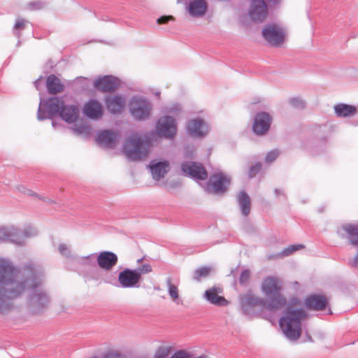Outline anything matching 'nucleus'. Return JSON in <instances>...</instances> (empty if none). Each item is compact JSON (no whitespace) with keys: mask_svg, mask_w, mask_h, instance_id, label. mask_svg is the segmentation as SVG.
I'll use <instances>...</instances> for the list:
<instances>
[{"mask_svg":"<svg viewBox=\"0 0 358 358\" xmlns=\"http://www.w3.org/2000/svg\"><path fill=\"white\" fill-rule=\"evenodd\" d=\"M189 134L194 137H202L208 131V127L201 118H195L189 121L187 124Z\"/></svg>","mask_w":358,"mask_h":358,"instance_id":"17","label":"nucleus"},{"mask_svg":"<svg viewBox=\"0 0 358 358\" xmlns=\"http://www.w3.org/2000/svg\"><path fill=\"white\" fill-rule=\"evenodd\" d=\"M250 278V272L248 270L243 271L240 276L239 281L241 284L246 283Z\"/></svg>","mask_w":358,"mask_h":358,"instance_id":"38","label":"nucleus"},{"mask_svg":"<svg viewBox=\"0 0 358 358\" xmlns=\"http://www.w3.org/2000/svg\"><path fill=\"white\" fill-rule=\"evenodd\" d=\"M208 4L206 0H193L188 4L187 10L190 15L199 17L207 11Z\"/></svg>","mask_w":358,"mask_h":358,"instance_id":"21","label":"nucleus"},{"mask_svg":"<svg viewBox=\"0 0 358 358\" xmlns=\"http://www.w3.org/2000/svg\"><path fill=\"white\" fill-rule=\"evenodd\" d=\"M250 1L248 15L255 22H264L268 15V6L264 0H249Z\"/></svg>","mask_w":358,"mask_h":358,"instance_id":"8","label":"nucleus"},{"mask_svg":"<svg viewBox=\"0 0 358 358\" xmlns=\"http://www.w3.org/2000/svg\"><path fill=\"white\" fill-rule=\"evenodd\" d=\"M238 203L241 208L242 213L245 216H248L250 212V199L249 196L244 192H241L238 195Z\"/></svg>","mask_w":358,"mask_h":358,"instance_id":"28","label":"nucleus"},{"mask_svg":"<svg viewBox=\"0 0 358 358\" xmlns=\"http://www.w3.org/2000/svg\"><path fill=\"white\" fill-rule=\"evenodd\" d=\"M46 108L50 115H58L68 123H73L79 117L78 107L76 105L65 104L64 101L59 97L49 99L46 102Z\"/></svg>","mask_w":358,"mask_h":358,"instance_id":"3","label":"nucleus"},{"mask_svg":"<svg viewBox=\"0 0 358 358\" xmlns=\"http://www.w3.org/2000/svg\"><path fill=\"white\" fill-rule=\"evenodd\" d=\"M97 264L104 271L111 270L117 263V256L108 251H103L97 256Z\"/></svg>","mask_w":358,"mask_h":358,"instance_id":"16","label":"nucleus"},{"mask_svg":"<svg viewBox=\"0 0 358 358\" xmlns=\"http://www.w3.org/2000/svg\"><path fill=\"white\" fill-rule=\"evenodd\" d=\"M354 264H355V265L358 266V254L357 255V256L355 258Z\"/></svg>","mask_w":358,"mask_h":358,"instance_id":"43","label":"nucleus"},{"mask_svg":"<svg viewBox=\"0 0 358 358\" xmlns=\"http://www.w3.org/2000/svg\"><path fill=\"white\" fill-rule=\"evenodd\" d=\"M256 301H256V303H257V302L260 301L261 300H260L259 299H258V298H257V299H256Z\"/></svg>","mask_w":358,"mask_h":358,"instance_id":"44","label":"nucleus"},{"mask_svg":"<svg viewBox=\"0 0 358 358\" xmlns=\"http://www.w3.org/2000/svg\"><path fill=\"white\" fill-rule=\"evenodd\" d=\"M278 155H279V152L278 150H272L267 153V155L265 157V161L267 163H271L274 160H275V159L278 157Z\"/></svg>","mask_w":358,"mask_h":358,"instance_id":"36","label":"nucleus"},{"mask_svg":"<svg viewBox=\"0 0 358 358\" xmlns=\"http://www.w3.org/2000/svg\"><path fill=\"white\" fill-rule=\"evenodd\" d=\"M262 36L271 46L280 47L285 41L286 34L282 27L276 24H268L262 30Z\"/></svg>","mask_w":358,"mask_h":358,"instance_id":"7","label":"nucleus"},{"mask_svg":"<svg viewBox=\"0 0 358 358\" xmlns=\"http://www.w3.org/2000/svg\"><path fill=\"white\" fill-rule=\"evenodd\" d=\"M130 110L135 118L143 120L149 115L150 106L145 100L135 98L130 103Z\"/></svg>","mask_w":358,"mask_h":358,"instance_id":"12","label":"nucleus"},{"mask_svg":"<svg viewBox=\"0 0 358 358\" xmlns=\"http://www.w3.org/2000/svg\"><path fill=\"white\" fill-rule=\"evenodd\" d=\"M166 289L171 299L176 303H180V292L178 286L172 282L171 278H167L166 281Z\"/></svg>","mask_w":358,"mask_h":358,"instance_id":"29","label":"nucleus"},{"mask_svg":"<svg viewBox=\"0 0 358 358\" xmlns=\"http://www.w3.org/2000/svg\"><path fill=\"white\" fill-rule=\"evenodd\" d=\"M150 147V143L148 139L134 134L125 141L124 152L131 160H140L148 155Z\"/></svg>","mask_w":358,"mask_h":358,"instance_id":"5","label":"nucleus"},{"mask_svg":"<svg viewBox=\"0 0 358 358\" xmlns=\"http://www.w3.org/2000/svg\"><path fill=\"white\" fill-rule=\"evenodd\" d=\"M38 284L33 280H15L13 266L8 261L0 259V313L11 310L12 300L19 297L26 288H37Z\"/></svg>","mask_w":358,"mask_h":358,"instance_id":"1","label":"nucleus"},{"mask_svg":"<svg viewBox=\"0 0 358 358\" xmlns=\"http://www.w3.org/2000/svg\"><path fill=\"white\" fill-rule=\"evenodd\" d=\"M108 110L112 113L122 111L125 106V99L121 96H108L106 99Z\"/></svg>","mask_w":358,"mask_h":358,"instance_id":"23","label":"nucleus"},{"mask_svg":"<svg viewBox=\"0 0 358 358\" xmlns=\"http://www.w3.org/2000/svg\"><path fill=\"white\" fill-rule=\"evenodd\" d=\"M152 266L148 264H142L137 269L125 268L120 272L118 282L124 288L138 287L142 275L152 272Z\"/></svg>","mask_w":358,"mask_h":358,"instance_id":"6","label":"nucleus"},{"mask_svg":"<svg viewBox=\"0 0 358 358\" xmlns=\"http://www.w3.org/2000/svg\"><path fill=\"white\" fill-rule=\"evenodd\" d=\"M170 20H174V17L172 15H166L159 17L157 20L159 24H166Z\"/></svg>","mask_w":358,"mask_h":358,"instance_id":"39","label":"nucleus"},{"mask_svg":"<svg viewBox=\"0 0 358 358\" xmlns=\"http://www.w3.org/2000/svg\"><path fill=\"white\" fill-rule=\"evenodd\" d=\"M120 355L115 352H109L103 358H119Z\"/></svg>","mask_w":358,"mask_h":358,"instance_id":"41","label":"nucleus"},{"mask_svg":"<svg viewBox=\"0 0 358 358\" xmlns=\"http://www.w3.org/2000/svg\"><path fill=\"white\" fill-rule=\"evenodd\" d=\"M306 317L301 301L292 298L280 320V327L284 334L291 340H297L301 334V322Z\"/></svg>","mask_w":358,"mask_h":358,"instance_id":"2","label":"nucleus"},{"mask_svg":"<svg viewBox=\"0 0 358 358\" xmlns=\"http://www.w3.org/2000/svg\"><path fill=\"white\" fill-rule=\"evenodd\" d=\"M304 248L303 245L299 244V245H293L287 247L282 252V256H287L291 254H292L294 252L299 250L300 249H302Z\"/></svg>","mask_w":358,"mask_h":358,"instance_id":"33","label":"nucleus"},{"mask_svg":"<svg viewBox=\"0 0 358 358\" xmlns=\"http://www.w3.org/2000/svg\"><path fill=\"white\" fill-rule=\"evenodd\" d=\"M119 80L113 76H105L97 78L94 82V87L102 92H111L119 86Z\"/></svg>","mask_w":358,"mask_h":358,"instance_id":"14","label":"nucleus"},{"mask_svg":"<svg viewBox=\"0 0 358 358\" xmlns=\"http://www.w3.org/2000/svg\"><path fill=\"white\" fill-rule=\"evenodd\" d=\"M49 302L47 294L41 289H37L31 296V303L36 311L47 306Z\"/></svg>","mask_w":358,"mask_h":358,"instance_id":"22","label":"nucleus"},{"mask_svg":"<svg viewBox=\"0 0 358 358\" xmlns=\"http://www.w3.org/2000/svg\"><path fill=\"white\" fill-rule=\"evenodd\" d=\"M261 290L269 299V306L273 308H278L286 303L285 297L280 293L282 290L281 280L273 276L266 277L262 282Z\"/></svg>","mask_w":358,"mask_h":358,"instance_id":"4","label":"nucleus"},{"mask_svg":"<svg viewBox=\"0 0 358 358\" xmlns=\"http://www.w3.org/2000/svg\"><path fill=\"white\" fill-rule=\"evenodd\" d=\"M157 132L160 136L172 138L176 134V124L175 120L169 116L162 117L157 124Z\"/></svg>","mask_w":358,"mask_h":358,"instance_id":"9","label":"nucleus"},{"mask_svg":"<svg viewBox=\"0 0 358 358\" xmlns=\"http://www.w3.org/2000/svg\"><path fill=\"white\" fill-rule=\"evenodd\" d=\"M211 271L210 267H201L194 271V279L199 281L202 278L207 277Z\"/></svg>","mask_w":358,"mask_h":358,"instance_id":"30","label":"nucleus"},{"mask_svg":"<svg viewBox=\"0 0 358 358\" xmlns=\"http://www.w3.org/2000/svg\"><path fill=\"white\" fill-rule=\"evenodd\" d=\"M152 178L159 180L164 178L169 169V163L166 161L155 163L150 166Z\"/></svg>","mask_w":358,"mask_h":358,"instance_id":"26","label":"nucleus"},{"mask_svg":"<svg viewBox=\"0 0 358 358\" xmlns=\"http://www.w3.org/2000/svg\"><path fill=\"white\" fill-rule=\"evenodd\" d=\"M170 350L166 348H159L152 358H166L169 355Z\"/></svg>","mask_w":358,"mask_h":358,"instance_id":"34","label":"nucleus"},{"mask_svg":"<svg viewBox=\"0 0 358 358\" xmlns=\"http://www.w3.org/2000/svg\"><path fill=\"white\" fill-rule=\"evenodd\" d=\"M229 183L230 180L225 175L222 173L214 174L210 178L208 191L217 194L224 193Z\"/></svg>","mask_w":358,"mask_h":358,"instance_id":"10","label":"nucleus"},{"mask_svg":"<svg viewBox=\"0 0 358 358\" xmlns=\"http://www.w3.org/2000/svg\"><path fill=\"white\" fill-rule=\"evenodd\" d=\"M223 289L219 286H213L205 291L204 297L210 303L217 306H227L228 301L222 295Z\"/></svg>","mask_w":358,"mask_h":358,"instance_id":"13","label":"nucleus"},{"mask_svg":"<svg viewBox=\"0 0 358 358\" xmlns=\"http://www.w3.org/2000/svg\"><path fill=\"white\" fill-rule=\"evenodd\" d=\"M73 129L78 134H87L90 132V127L84 123L75 125Z\"/></svg>","mask_w":358,"mask_h":358,"instance_id":"32","label":"nucleus"},{"mask_svg":"<svg viewBox=\"0 0 358 358\" xmlns=\"http://www.w3.org/2000/svg\"><path fill=\"white\" fill-rule=\"evenodd\" d=\"M59 250L62 253H63L66 250V248L64 245H60L59 246Z\"/></svg>","mask_w":358,"mask_h":358,"instance_id":"42","label":"nucleus"},{"mask_svg":"<svg viewBox=\"0 0 358 358\" xmlns=\"http://www.w3.org/2000/svg\"><path fill=\"white\" fill-rule=\"evenodd\" d=\"M25 21L23 19H18L14 26L15 30H22L24 28Z\"/></svg>","mask_w":358,"mask_h":358,"instance_id":"40","label":"nucleus"},{"mask_svg":"<svg viewBox=\"0 0 358 358\" xmlns=\"http://www.w3.org/2000/svg\"><path fill=\"white\" fill-rule=\"evenodd\" d=\"M305 303L306 307L309 309L322 310L328 305L329 300L324 295L312 294L306 299Z\"/></svg>","mask_w":358,"mask_h":358,"instance_id":"18","label":"nucleus"},{"mask_svg":"<svg viewBox=\"0 0 358 358\" xmlns=\"http://www.w3.org/2000/svg\"><path fill=\"white\" fill-rule=\"evenodd\" d=\"M289 103L294 108H303L305 106L304 102L299 98L292 99Z\"/></svg>","mask_w":358,"mask_h":358,"instance_id":"37","label":"nucleus"},{"mask_svg":"<svg viewBox=\"0 0 358 358\" xmlns=\"http://www.w3.org/2000/svg\"><path fill=\"white\" fill-rule=\"evenodd\" d=\"M92 358H96V357H92Z\"/></svg>","mask_w":358,"mask_h":358,"instance_id":"45","label":"nucleus"},{"mask_svg":"<svg viewBox=\"0 0 358 358\" xmlns=\"http://www.w3.org/2000/svg\"><path fill=\"white\" fill-rule=\"evenodd\" d=\"M83 113L87 117L97 120L103 115V108L98 101L91 100L84 106Z\"/></svg>","mask_w":358,"mask_h":358,"instance_id":"19","label":"nucleus"},{"mask_svg":"<svg viewBox=\"0 0 358 358\" xmlns=\"http://www.w3.org/2000/svg\"><path fill=\"white\" fill-rule=\"evenodd\" d=\"M271 117L269 114L262 112L256 115L253 124V131L258 135L264 134L269 129Z\"/></svg>","mask_w":358,"mask_h":358,"instance_id":"15","label":"nucleus"},{"mask_svg":"<svg viewBox=\"0 0 358 358\" xmlns=\"http://www.w3.org/2000/svg\"><path fill=\"white\" fill-rule=\"evenodd\" d=\"M341 236L347 238L353 245H358V225L346 224L338 231Z\"/></svg>","mask_w":358,"mask_h":358,"instance_id":"20","label":"nucleus"},{"mask_svg":"<svg viewBox=\"0 0 358 358\" xmlns=\"http://www.w3.org/2000/svg\"><path fill=\"white\" fill-rule=\"evenodd\" d=\"M117 135L113 131L104 130L100 131L96 137L97 142L106 148H112L117 141Z\"/></svg>","mask_w":358,"mask_h":358,"instance_id":"24","label":"nucleus"},{"mask_svg":"<svg viewBox=\"0 0 358 358\" xmlns=\"http://www.w3.org/2000/svg\"><path fill=\"white\" fill-rule=\"evenodd\" d=\"M336 114L339 117H350L356 114L355 106L345 103L337 104L334 106Z\"/></svg>","mask_w":358,"mask_h":358,"instance_id":"27","label":"nucleus"},{"mask_svg":"<svg viewBox=\"0 0 358 358\" xmlns=\"http://www.w3.org/2000/svg\"><path fill=\"white\" fill-rule=\"evenodd\" d=\"M182 171L189 176L196 180H206L208 173L201 164L196 162H186L182 165Z\"/></svg>","mask_w":358,"mask_h":358,"instance_id":"11","label":"nucleus"},{"mask_svg":"<svg viewBox=\"0 0 358 358\" xmlns=\"http://www.w3.org/2000/svg\"><path fill=\"white\" fill-rule=\"evenodd\" d=\"M48 92L51 94H57L64 91V85L60 79L54 74L48 76L46 79Z\"/></svg>","mask_w":358,"mask_h":358,"instance_id":"25","label":"nucleus"},{"mask_svg":"<svg viewBox=\"0 0 358 358\" xmlns=\"http://www.w3.org/2000/svg\"><path fill=\"white\" fill-rule=\"evenodd\" d=\"M262 166V165L260 162H257L255 164L251 166L248 172L249 177H255L261 171Z\"/></svg>","mask_w":358,"mask_h":358,"instance_id":"35","label":"nucleus"},{"mask_svg":"<svg viewBox=\"0 0 358 358\" xmlns=\"http://www.w3.org/2000/svg\"><path fill=\"white\" fill-rule=\"evenodd\" d=\"M13 235L14 233L10 232L7 229H0V240L1 241H14V239L13 238Z\"/></svg>","mask_w":358,"mask_h":358,"instance_id":"31","label":"nucleus"}]
</instances>
